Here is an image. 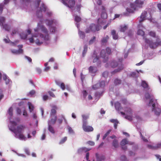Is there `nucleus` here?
I'll use <instances>...</instances> for the list:
<instances>
[{"label":"nucleus","instance_id":"nucleus-61","mask_svg":"<svg viewBox=\"0 0 161 161\" xmlns=\"http://www.w3.org/2000/svg\"><path fill=\"white\" fill-rule=\"evenodd\" d=\"M35 43L37 46H40L43 43V42H40L38 39H37L36 40Z\"/></svg>","mask_w":161,"mask_h":161},{"label":"nucleus","instance_id":"nucleus-53","mask_svg":"<svg viewBox=\"0 0 161 161\" xmlns=\"http://www.w3.org/2000/svg\"><path fill=\"white\" fill-rule=\"evenodd\" d=\"M98 83L100 87L103 88L105 86V81L104 80H102Z\"/></svg>","mask_w":161,"mask_h":161},{"label":"nucleus","instance_id":"nucleus-4","mask_svg":"<svg viewBox=\"0 0 161 161\" xmlns=\"http://www.w3.org/2000/svg\"><path fill=\"white\" fill-rule=\"evenodd\" d=\"M47 10V7L45 4L42 3L39 8V9L36 12V16L37 17L40 19L43 18V15L42 13V11L45 12Z\"/></svg>","mask_w":161,"mask_h":161},{"label":"nucleus","instance_id":"nucleus-3","mask_svg":"<svg viewBox=\"0 0 161 161\" xmlns=\"http://www.w3.org/2000/svg\"><path fill=\"white\" fill-rule=\"evenodd\" d=\"M100 19L98 18L97 20V24H95L94 23L91 24L88 28L86 31V33H89L90 32H92L94 33L96 31H99L101 28V26L99 24L100 23Z\"/></svg>","mask_w":161,"mask_h":161},{"label":"nucleus","instance_id":"nucleus-28","mask_svg":"<svg viewBox=\"0 0 161 161\" xmlns=\"http://www.w3.org/2000/svg\"><path fill=\"white\" fill-rule=\"evenodd\" d=\"M88 46L87 45L85 44L83 46V50L82 53V56L84 57L85 56L86 53L87 51Z\"/></svg>","mask_w":161,"mask_h":161},{"label":"nucleus","instance_id":"nucleus-35","mask_svg":"<svg viewBox=\"0 0 161 161\" xmlns=\"http://www.w3.org/2000/svg\"><path fill=\"white\" fill-rule=\"evenodd\" d=\"M121 80L118 78H115L114 81V83L115 86H118L121 83Z\"/></svg>","mask_w":161,"mask_h":161},{"label":"nucleus","instance_id":"nucleus-19","mask_svg":"<svg viewBox=\"0 0 161 161\" xmlns=\"http://www.w3.org/2000/svg\"><path fill=\"white\" fill-rule=\"evenodd\" d=\"M11 52L13 53L14 54H19L22 53L23 51L22 48H19L18 50H12Z\"/></svg>","mask_w":161,"mask_h":161},{"label":"nucleus","instance_id":"nucleus-45","mask_svg":"<svg viewBox=\"0 0 161 161\" xmlns=\"http://www.w3.org/2000/svg\"><path fill=\"white\" fill-rule=\"evenodd\" d=\"M103 92H95V96L96 98H98V99L100 97L102 96L103 95Z\"/></svg>","mask_w":161,"mask_h":161},{"label":"nucleus","instance_id":"nucleus-6","mask_svg":"<svg viewBox=\"0 0 161 161\" xmlns=\"http://www.w3.org/2000/svg\"><path fill=\"white\" fill-rule=\"evenodd\" d=\"M92 58L93 60V63H97V65L98 67L101 66V61L100 59V57L97 55V52L94 51L92 55Z\"/></svg>","mask_w":161,"mask_h":161},{"label":"nucleus","instance_id":"nucleus-11","mask_svg":"<svg viewBox=\"0 0 161 161\" xmlns=\"http://www.w3.org/2000/svg\"><path fill=\"white\" fill-rule=\"evenodd\" d=\"M46 35H44L43 34H40L39 36L40 37L42 38H43V39L46 41H45L44 43L45 45H47L49 43L47 41H48L49 40V35L48 33H45Z\"/></svg>","mask_w":161,"mask_h":161},{"label":"nucleus","instance_id":"nucleus-22","mask_svg":"<svg viewBox=\"0 0 161 161\" xmlns=\"http://www.w3.org/2000/svg\"><path fill=\"white\" fill-rule=\"evenodd\" d=\"M120 113L123 115H125V118L126 119H128L129 121H131L132 120V117L130 115H128L126 114L125 113L123 112L120 111Z\"/></svg>","mask_w":161,"mask_h":161},{"label":"nucleus","instance_id":"nucleus-49","mask_svg":"<svg viewBox=\"0 0 161 161\" xmlns=\"http://www.w3.org/2000/svg\"><path fill=\"white\" fill-rule=\"evenodd\" d=\"M28 35L25 33H21L20 34L21 38L24 40L26 39Z\"/></svg>","mask_w":161,"mask_h":161},{"label":"nucleus","instance_id":"nucleus-43","mask_svg":"<svg viewBox=\"0 0 161 161\" xmlns=\"http://www.w3.org/2000/svg\"><path fill=\"white\" fill-rule=\"evenodd\" d=\"M5 21V18L3 16L0 17V25L1 26L4 24Z\"/></svg>","mask_w":161,"mask_h":161},{"label":"nucleus","instance_id":"nucleus-34","mask_svg":"<svg viewBox=\"0 0 161 161\" xmlns=\"http://www.w3.org/2000/svg\"><path fill=\"white\" fill-rule=\"evenodd\" d=\"M137 130L138 131V132L140 134V137H141V138L142 139V140L144 142H148V140L145 138V137H144L143 136H142V133H141V129H138V128L137 129Z\"/></svg>","mask_w":161,"mask_h":161},{"label":"nucleus","instance_id":"nucleus-26","mask_svg":"<svg viewBox=\"0 0 161 161\" xmlns=\"http://www.w3.org/2000/svg\"><path fill=\"white\" fill-rule=\"evenodd\" d=\"M56 107L55 106H54L53 107V108L51 110V112L50 113V116L51 117H52L53 116H55L56 111Z\"/></svg>","mask_w":161,"mask_h":161},{"label":"nucleus","instance_id":"nucleus-5","mask_svg":"<svg viewBox=\"0 0 161 161\" xmlns=\"http://www.w3.org/2000/svg\"><path fill=\"white\" fill-rule=\"evenodd\" d=\"M144 3V2L143 1L136 0L134 3H130V7L131 8L135 10L137 8H142Z\"/></svg>","mask_w":161,"mask_h":161},{"label":"nucleus","instance_id":"nucleus-16","mask_svg":"<svg viewBox=\"0 0 161 161\" xmlns=\"http://www.w3.org/2000/svg\"><path fill=\"white\" fill-rule=\"evenodd\" d=\"M88 70L90 73L94 74V75H92V76H94L97 71V69L95 67L90 66L88 68Z\"/></svg>","mask_w":161,"mask_h":161},{"label":"nucleus","instance_id":"nucleus-38","mask_svg":"<svg viewBox=\"0 0 161 161\" xmlns=\"http://www.w3.org/2000/svg\"><path fill=\"white\" fill-rule=\"evenodd\" d=\"M158 44L156 42H152L149 45V47L152 49H154L157 47Z\"/></svg>","mask_w":161,"mask_h":161},{"label":"nucleus","instance_id":"nucleus-33","mask_svg":"<svg viewBox=\"0 0 161 161\" xmlns=\"http://www.w3.org/2000/svg\"><path fill=\"white\" fill-rule=\"evenodd\" d=\"M112 146L115 148H117L119 147L118 141L116 139H114L112 142Z\"/></svg>","mask_w":161,"mask_h":161},{"label":"nucleus","instance_id":"nucleus-56","mask_svg":"<svg viewBox=\"0 0 161 161\" xmlns=\"http://www.w3.org/2000/svg\"><path fill=\"white\" fill-rule=\"evenodd\" d=\"M36 93L35 91L32 90L30 91L27 94L28 96H30V97H32L33 95H34Z\"/></svg>","mask_w":161,"mask_h":161},{"label":"nucleus","instance_id":"nucleus-39","mask_svg":"<svg viewBox=\"0 0 161 161\" xmlns=\"http://www.w3.org/2000/svg\"><path fill=\"white\" fill-rule=\"evenodd\" d=\"M2 28L5 29L6 31H8L9 30L10 28L8 25L7 24H4L1 26Z\"/></svg>","mask_w":161,"mask_h":161},{"label":"nucleus","instance_id":"nucleus-63","mask_svg":"<svg viewBox=\"0 0 161 161\" xmlns=\"http://www.w3.org/2000/svg\"><path fill=\"white\" fill-rule=\"evenodd\" d=\"M106 51L107 54H110L111 52V49L109 47H107L106 48Z\"/></svg>","mask_w":161,"mask_h":161},{"label":"nucleus","instance_id":"nucleus-12","mask_svg":"<svg viewBox=\"0 0 161 161\" xmlns=\"http://www.w3.org/2000/svg\"><path fill=\"white\" fill-rule=\"evenodd\" d=\"M91 150V149L87 148L86 147H82L78 149L77 153L79 154H81L83 153H86Z\"/></svg>","mask_w":161,"mask_h":161},{"label":"nucleus","instance_id":"nucleus-59","mask_svg":"<svg viewBox=\"0 0 161 161\" xmlns=\"http://www.w3.org/2000/svg\"><path fill=\"white\" fill-rule=\"evenodd\" d=\"M96 37L94 36L92 38H91L89 42V45H91L94 42L95 40Z\"/></svg>","mask_w":161,"mask_h":161},{"label":"nucleus","instance_id":"nucleus-1","mask_svg":"<svg viewBox=\"0 0 161 161\" xmlns=\"http://www.w3.org/2000/svg\"><path fill=\"white\" fill-rule=\"evenodd\" d=\"M144 97L147 100L149 99L148 106L151 108L152 111L156 115L159 116L161 113V107L157 103V100L154 98L153 94L147 91L145 94Z\"/></svg>","mask_w":161,"mask_h":161},{"label":"nucleus","instance_id":"nucleus-10","mask_svg":"<svg viewBox=\"0 0 161 161\" xmlns=\"http://www.w3.org/2000/svg\"><path fill=\"white\" fill-rule=\"evenodd\" d=\"M73 15L75 17L74 19L75 22H76L75 25L78 29L80 27V24L79 22L81 20V18L79 16L76 15L75 13H73Z\"/></svg>","mask_w":161,"mask_h":161},{"label":"nucleus","instance_id":"nucleus-48","mask_svg":"<svg viewBox=\"0 0 161 161\" xmlns=\"http://www.w3.org/2000/svg\"><path fill=\"white\" fill-rule=\"evenodd\" d=\"M46 11H47V12L46 13V14L47 17H50L51 16L53 15V13L51 11H49L47 8V10Z\"/></svg>","mask_w":161,"mask_h":161},{"label":"nucleus","instance_id":"nucleus-47","mask_svg":"<svg viewBox=\"0 0 161 161\" xmlns=\"http://www.w3.org/2000/svg\"><path fill=\"white\" fill-rule=\"evenodd\" d=\"M79 34L80 37L82 39H84L85 37V34L84 32L82 31H79Z\"/></svg>","mask_w":161,"mask_h":161},{"label":"nucleus","instance_id":"nucleus-41","mask_svg":"<svg viewBox=\"0 0 161 161\" xmlns=\"http://www.w3.org/2000/svg\"><path fill=\"white\" fill-rule=\"evenodd\" d=\"M38 36L37 34H33L32 35V37L29 38V41L30 43H34V39L33 38V37H36Z\"/></svg>","mask_w":161,"mask_h":161},{"label":"nucleus","instance_id":"nucleus-46","mask_svg":"<svg viewBox=\"0 0 161 161\" xmlns=\"http://www.w3.org/2000/svg\"><path fill=\"white\" fill-rule=\"evenodd\" d=\"M9 120V122L11 123L12 126H11L10 128H11L12 129V127H15V126H16L17 124L16 122L14 121H11L10 120V119Z\"/></svg>","mask_w":161,"mask_h":161},{"label":"nucleus","instance_id":"nucleus-23","mask_svg":"<svg viewBox=\"0 0 161 161\" xmlns=\"http://www.w3.org/2000/svg\"><path fill=\"white\" fill-rule=\"evenodd\" d=\"M111 34L112 35L113 39L115 40H117L118 38V35L116 33V31L114 30L111 31Z\"/></svg>","mask_w":161,"mask_h":161},{"label":"nucleus","instance_id":"nucleus-13","mask_svg":"<svg viewBox=\"0 0 161 161\" xmlns=\"http://www.w3.org/2000/svg\"><path fill=\"white\" fill-rule=\"evenodd\" d=\"M51 117V119L48 121V125H54L57 121V117L56 116H55L54 117L53 116L52 117Z\"/></svg>","mask_w":161,"mask_h":161},{"label":"nucleus","instance_id":"nucleus-64","mask_svg":"<svg viewBox=\"0 0 161 161\" xmlns=\"http://www.w3.org/2000/svg\"><path fill=\"white\" fill-rule=\"evenodd\" d=\"M59 86L63 90H64L65 89V85L64 83L63 82H61Z\"/></svg>","mask_w":161,"mask_h":161},{"label":"nucleus","instance_id":"nucleus-52","mask_svg":"<svg viewBox=\"0 0 161 161\" xmlns=\"http://www.w3.org/2000/svg\"><path fill=\"white\" fill-rule=\"evenodd\" d=\"M111 131V130H108L103 136V139L104 140L106 138L107 136L110 134Z\"/></svg>","mask_w":161,"mask_h":161},{"label":"nucleus","instance_id":"nucleus-44","mask_svg":"<svg viewBox=\"0 0 161 161\" xmlns=\"http://www.w3.org/2000/svg\"><path fill=\"white\" fill-rule=\"evenodd\" d=\"M137 34L138 35H141L143 36L145 34V32L142 30L139 29L137 31Z\"/></svg>","mask_w":161,"mask_h":161},{"label":"nucleus","instance_id":"nucleus-32","mask_svg":"<svg viewBox=\"0 0 161 161\" xmlns=\"http://www.w3.org/2000/svg\"><path fill=\"white\" fill-rule=\"evenodd\" d=\"M17 138H19L20 140H24L25 141L26 140V138L25 136L21 133L19 134L18 135L17 134Z\"/></svg>","mask_w":161,"mask_h":161},{"label":"nucleus","instance_id":"nucleus-58","mask_svg":"<svg viewBox=\"0 0 161 161\" xmlns=\"http://www.w3.org/2000/svg\"><path fill=\"white\" fill-rule=\"evenodd\" d=\"M137 74V73L135 72H131L130 75V76L133 77H137L138 76V75H136Z\"/></svg>","mask_w":161,"mask_h":161},{"label":"nucleus","instance_id":"nucleus-25","mask_svg":"<svg viewBox=\"0 0 161 161\" xmlns=\"http://www.w3.org/2000/svg\"><path fill=\"white\" fill-rule=\"evenodd\" d=\"M147 147L149 149L153 150H156L159 148L158 144H157L155 146H153L150 144H148L147 145Z\"/></svg>","mask_w":161,"mask_h":161},{"label":"nucleus","instance_id":"nucleus-60","mask_svg":"<svg viewBox=\"0 0 161 161\" xmlns=\"http://www.w3.org/2000/svg\"><path fill=\"white\" fill-rule=\"evenodd\" d=\"M92 88L94 90H96L100 87L98 83H96V84L92 86Z\"/></svg>","mask_w":161,"mask_h":161},{"label":"nucleus","instance_id":"nucleus-62","mask_svg":"<svg viewBox=\"0 0 161 161\" xmlns=\"http://www.w3.org/2000/svg\"><path fill=\"white\" fill-rule=\"evenodd\" d=\"M82 93L83 97L84 98H85L88 95L87 92L86 90H83Z\"/></svg>","mask_w":161,"mask_h":161},{"label":"nucleus","instance_id":"nucleus-2","mask_svg":"<svg viewBox=\"0 0 161 161\" xmlns=\"http://www.w3.org/2000/svg\"><path fill=\"white\" fill-rule=\"evenodd\" d=\"M45 21L47 25L49 27L50 31L54 33L56 31V26L58 24L57 20L53 19H47Z\"/></svg>","mask_w":161,"mask_h":161},{"label":"nucleus","instance_id":"nucleus-18","mask_svg":"<svg viewBox=\"0 0 161 161\" xmlns=\"http://www.w3.org/2000/svg\"><path fill=\"white\" fill-rule=\"evenodd\" d=\"M75 0H69V4L68 5H65L69 8H73L75 5Z\"/></svg>","mask_w":161,"mask_h":161},{"label":"nucleus","instance_id":"nucleus-57","mask_svg":"<svg viewBox=\"0 0 161 161\" xmlns=\"http://www.w3.org/2000/svg\"><path fill=\"white\" fill-rule=\"evenodd\" d=\"M4 7V4L3 3H0V15L2 14Z\"/></svg>","mask_w":161,"mask_h":161},{"label":"nucleus","instance_id":"nucleus-31","mask_svg":"<svg viewBox=\"0 0 161 161\" xmlns=\"http://www.w3.org/2000/svg\"><path fill=\"white\" fill-rule=\"evenodd\" d=\"M141 86L145 89L148 88L149 87L148 84L146 81L144 80H142L141 83Z\"/></svg>","mask_w":161,"mask_h":161},{"label":"nucleus","instance_id":"nucleus-50","mask_svg":"<svg viewBox=\"0 0 161 161\" xmlns=\"http://www.w3.org/2000/svg\"><path fill=\"white\" fill-rule=\"evenodd\" d=\"M120 159L121 161H127V158L125 155H122L120 156Z\"/></svg>","mask_w":161,"mask_h":161},{"label":"nucleus","instance_id":"nucleus-30","mask_svg":"<svg viewBox=\"0 0 161 161\" xmlns=\"http://www.w3.org/2000/svg\"><path fill=\"white\" fill-rule=\"evenodd\" d=\"M128 144V141L126 138L123 139L120 142L121 146H124Z\"/></svg>","mask_w":161,"mask_h":161},{"label":"nucleus","instance_id":"nucleus-7","mask_svg":"<svg viewBox=\"0 0 161 161\" xmlns=\"http://www.w3.org/2000/svg\"><path fill=\"white\" fill-rule=\"evenodd\" d=\"M24 126L20 125L18 126L16 128L14 127H12V129L11 128H9V129L14 133V136L15 137H17V134L21 133L22 131L24 128Z\"/></svg>","mask_w":161,"mask_h":161},{"label":"nucleus","instance_id":"nucleus-15","mask_svg":"<svg viewBox=\"0 0 161 161\" xmlns=\"http://www.w3.org/2000/svg\"><path fill=\"white\" fill-rule=\"evenodd\" d=\"M95 156L97 161H102L104 160L105 158V156L103 155H99L97 153H96Z\"/></svg>","mask_w":161,"mask_h":161},{"label":"nucleus","instance_id":"nucleus-29","mask_svg":"<svg viewBox=\"0 0 161 161\" xmlns=\"http://www.w3.org/2000/svg\"><path fill=\"white\" fill-rule=\"evenodd\" d=\"M20 3L26 6H27L31 2V0H20Z\"/></svg>","mask_w":161,"mask_h":161},{"label":"nucleus","instance_id":"nucleus-8","mask_svg":"<svg viewBox=\"0 0 161 161\" xmlns=\"http://www.w3.org/2000/svg\"><path fill=\"white\" fill-rule=\"evenodd\" d=\"M118 65V63L117 61L114 60H112L108 63H107L105 65L106 67H108L109 66L112 68H115Z\"/></svg>","mask_w":161,"mask_h":161},{"label":"nucleus","instance_id":"nucleus-37","mask_svg":"<svg viewBox=\"0 0 161 161\" xmlns=\"http://www.w3.org/2000/svg\"><path fill=\"white\" fill-rule=\"evenodd\" d=\"M8 113L9 115L10 116V117L9 118V119H11L13 115V108L12 107H10L9 108L8 111Z\"/></svg>","mask_w":161,"mask_h":161},{"label":"nucleus","instance_id":"nucleus-55","mask_svg":"<svg viewBox=\"0 0 161 161\" xmlns=\"http://www.w3.org/2000/svg\"><path fill=\"white\" fill-rule=\"evenodd\" d=\"M67 137L65 136L62 139L59 143V144H62L64 143L67 140Z\"/></svg>","mask_w":161,"mask_h":161},{"label":"nucleus","instance_id":"nucleus-27","mask_svg":"<svg viewBox=\"0 0 161 161\" xmlns=\"http://www.w3.org/2000/svg\"><path fill=\"white\" fill-rule=\"evenodd\" d=\"M40 30H41L44 33H48L47 29L43 25H42L40 23Z\"/></svg>","mask_w":161,"mask_h":161},{"label":"nucleus","instance_id":"nucleus-24","mask_svg":"<svg viewBox=\"0 0 161 161\" xmlns=\"http://www.w3.org/2000/svg\"><path fill=\"white\" fill-rule=\"evenodd\" d=\"M103 10L101 14V17L103 19H106L107 18V14L104 8H103Z\"/></svg>","mask_w":161,"mask_h":161},{"label":"nucleus","instance_id":"nucleus-51","mask_svg":"<svg viewBox=\"0 0 161 161\" xmlns=\"http://www.w3.org/2000/svg\"><path fill=\"white\" fill-rule=\"evenodd\" d=\"M127 26L126 25H125L123 26H121L120 31L121 32H124L126 30H127Z\"/></svg>","mask_w":161,"mask_h":161},{"label":"nucleus","instance_id":"nucleus-21","mask_svg":"<svg viewBox=\"0 0 161 161\" xmlns=\"http://www.w3.org/2000/svg\"><path fill=\"white\" fill-rule=\"evenodd\" d=\"M83 130L85 132H91L93 130V128L91 126H86L82 128Z\"/></svg>","mask_w":161,"mask_h":161},{"label":"nucleus","instance_id":"nucleus-20","mask_svg":"<svg viewBox=\"0 0 161 161\" xmlns=\"http://www.w3.org/2000/svg\"><path fill=\"white\" fill-rule=\"evenodd\" d=\"M122 59H119V61L120 62V63L121 64V65L117 69H116L114 70L113 72H114L115 73L117 72H119L121 70H122L123 69V67L122 65Z\"/></svg>","mask_w":161,"mask_h":161},{"label":"nucleus","instance_id":"nucleus-17","mask_svg":"<svg viewBox=\"0 0 161 161\" xmlns=\"http://www.w3.org/2000/svg\"><path fill=\"white\" fill-rule=\"evenodd\" d=\"M115 108L117 111H119L123 109V108L121 107V103L118 101H117L114 103Z\"/></svg>","mask_w":161,"mask_h":161},{"label":"nucleus","instance_id":"nucleus-40","mask_svg":"<svg viewBox=\"0 0 161 161\" xmlns=\"http://www.w3.org/2000/svg\"><path fill=\"white\" fill-rule=\"evenodd\" d=\"M48 130L52 134H54L55 132L53 127L51 125H48Z\"/></svg>","mask_w":161,"mask_h":161},{"label":"nucleus","instance_id":"nucleus-54","mask_svg":"<svg viewBox=\"0 0 161 161\" xmlns=\"http://www.w3.org/2000/svg\"><path fill=\"white\" fill-rule=\"evenodd\" d=\"M68 132L69 134H75L74 131L69 126H68Z\"/></svg>","mask_w":161,"mask_h":161},{"label":"nucleus","instance_id":"nucleus-14","mask_svg":"<svg viewBox=\"0 0 161 161\" xmlns=\"http://www.w3.org/2000/svg\"><path fill=\"white\" fill-rule=\"evenodd\" d=\"M147 14V11H145L142 13L140 16L141 19L139 20V23H141L146 19V15Z\"/></svg>","mask_w":161,"mask_h":161},{"label":"nucleus","instance_id":"nucleus-42","mask_svg":"<svg viewBox=\"0 0 161 161\" xmlns=\"http://www.w3.org/2000/svg\"><path fill=\"white\" fill-rule=\"evenodd\" d=\"M41 0H35L34 3L36 8H38L40 5Z\"/></svg>","mask_w":161,"mask_h":161},{"label":"nucleus","instance_id":"nucleus-9","mask_svg":"<svg viewBox=\"0 0 161 161\" xmlns=\"http://www.w3.org/2000/svg\"><path fill=\"white\" fill-rule=\"evenodd\" d=\"M3 78L5 81V84L6 85H9L10 83H12L11 80L6 74H3Z\"/></svg>","mask_w":161,"mask_h":161},{"label":"nucleus","instance_id":"nucleus-36","mask_svg":"<svg viewBox=\"0 0 161 161\" xmlns=\"http://www.w3.org/2000/svg\"><path fill=\"white\" fill-rule=\"evenodd\" d=\"M28 106L30 112H31L34 109V106L33 104L30 102H28Z\"/></svg>","mask_w":161,"mask_h":161}]
</instances>
